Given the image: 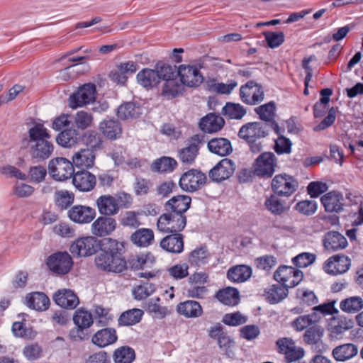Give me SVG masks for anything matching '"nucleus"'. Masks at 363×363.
I'll return each instance as SVG.
<instances>
[{
    "label": "nucleus",
    "mask_w": 363,
    "mask_h": 363,
    "mask_svg": "<svg viewBox=\"0 0 363 363\" xmlns=\"http://www.w3.org/2000/svg\"><path fill=\"white\" fill-rule=\"evenodd\" d=\"M101 252L94 259L98 270L104 272L121 273L127 267V262L123 256L124 242L113 238L102 240Z\"/></svg>",
    "instance_id": "nucleus-1"
},
{
    "label": "nucleus",
    "mask_w": 363,
    "mask_h": 363,
    "mask_svg": "<svg viewBox=\"0 0 363 363\" xmlns=\"http://www.w3.org/2000/svg\"><path fill=\"white\" fill-rule=\"evenodd\" d=\"M28 138L23 139L22 144L29 147V153L33 159L43 161L48 159L54 151L51 135L42 123H35L28 131Z\"/></svg>",
    "instance_id": "nucleus-2"
},
{
    "label": "nucleus",
    "mask_w": 363,
    "mask_h": 363,
    "mask_svg": "<svg viewBox=\"0 0 363 363\" xmlns=\"http://www.w3.org/2000/svg\"><path fill=\"white\" fill-rule=\"evenodd\" d=\"M186 225L185 215L169 211L162 214L157 223V229L162 233H180Z\"/></svg>",
    "instance_id": "nucleus-3"
},
{
    "label": "nucleus",
    "mask_w": 363,
    "mask_h": 363,
    "mask_svg": "<svg viewBox=\"0 0 363 363\" xmlns=\"http://www.w3.org/2000/svg\"><path fill=\"white\" fill-rule=\"evenodd\" d=\"M102 240L95 236L82 237L76 240L70 246V252L74 257H88L95 254L101 247Z\"/></svg>",
    "instance_id": "nucleus-4"
},
{
    "label": "nucleus",
    "mask_w": 363,
    "mask_h": 363,
    "mask_svg": "<svg viewBox=\"0 0 363 363\" xmlns=\"http://www.w3.org/2000/svg\"><path fill=\"white\" fill-rule=\"evenodd\" d=\"M73 165V162L66 158H54L49 162V174L56 181H65L74 175Z\"/></svg>",
    "instance_id": "nucleus-5"
},
{
    "label": "nucleus",
    "mask_w": 363,
    "mask_h": 363,
    "mask_svg": "<svg viewBox=\"0 0 363 363\" xmlns=\"http://www.w3.org/2000/svg\"><path fill=\"white\" fill-rule=\"evenodd\" d=\"M303 272L289 266L279 267L274 274V279L287 289L297 286L303 279Z\"/></svg>",
    "instance_id": "nucleus-6"
},
{
    "label": "nucleus",
    "mask_w": 363,
    "mask_h": 363,
    "mask_svg": "<svg viewBox=\"0 0 363 363\" xmlns=\"http://www.w3.org/2000/svg\"><path fill=\"white\" fill-rule=\"evenodd\" d=\"M204 173L195 169L184 172L180 177L179 186L187 192H194L200 189L206 182Z\"/></svg>",
    "instance_id": "nucleus-7"
},
{
    "label": "nucleus",
    "mask_w": 363,
    "mask_h": 363,
    "mask_svg": "<svg viewBox=\"0 0 363 363\" xmlns=\"http://www.w3.org/2000/svg\"><path fill=\"white\" fill-rule=\"evenodd\" d=\"M96 86L93 84H86L73 93L69 99V106L72 109L82 107L96 99Z\"/></svg>",
    "instance_id": "nucleus-8"
},
{
    "label": "nucleus",
    "mask_w": 363,
    "mask_h": 363,
    "mask_svg": "<svg viewBox=\"0 0 363 363\" xmlns=\"http://www.w3.org/2000/svg\"><path fill=\"white\" fill-rule=\"evenodd\" d=\"M202 138L199 135L192 136L184 147L177 151V157L184 164H192L199 155V145L201 143Z\"/></svg>",
    "instance_id": "nucleus-9"
},
{
    "label": "nucleus",
    "mask_w": 363,
    "mask_h": 363,
    "mask_svg": "<svg viewBox=\"0 0 363 363\" xmlns=\"http://www.w3.org/2000/svg\"><path fill=\"white\" fill-rule=\"evenodd\" d=\"M324 328L315 323L307 328L303 335L305 343L310 345L317 352H323L327 350V345L323 340Z\"/></svg>",
    "instance_id": "nucleus-10"
},
{
    "label": "nucleus",
    "mask_w": 363,
    "mask_h": 363,
    "mask_svg": "<svg viewBox=\"0 0 363 363\" xmlns=\"http://www.w3.org/2000/svg\"><path fill=\"white\" fill-rule=\"evenodd\" d=\"M277 158L272 152L261 154L254 164L255 174L259 177H271L275 171Z\"/></svg>",
    "instance_id": "nucleus-11"
},
{
    "label": "nucleus",
    "mask_w": 363,
    "mask_h": 363,
    "mask_svg": "<svg viewBox=\"0 0 363 363\" xmlns=\"http://www.w3.org/2000/svg\"><path fill=\"white\" fill-rule=\"evenodd\" d=\"M73 264L71 256L67 252H59L48 258L47 265L53 272L58 274L68 273Z\"/></svg>",
    "instance_id": "nucleus-12"
},
{
    "label": "nucleus",
    "mask_w": 363,
    "mask_h": 363,
    "mask_svg": "<svg viewBox=\"0 0 363 363\" xmlns=\"http://www.w3.org/2000/svg\"><path fill=\"white\" fill-rule=\"evenodd\" d=\"M298 182L293 177L279 174L272 179V188L278 196H289L296 191Z\"/></svg>",
    "instance_id": "nucleus-13"
},
{
    "label": "nucleus",
    "mask_w": 363,
    "mask_h": 363,
    "mask_svg": "<svg viewBox=\"0 0 363 363\" xmlns=\"http://www.w3.org/2000/svg\"><path fill=\"white\" fill-rule=\"evenodd\" d=\"M240 96L244 103L254 105L263 101L264 91L259 84L249 81L240 87Z\"/></svg>",
    "instance_id": "nucleus-14"
},
{
    "label": "nucleus",
    "mask_w": 363,
    "mask_h": 363,
    "mask_svg": "<svg viewBox=\"0 0 363 363\" xmlns=\"http://www.w3.org/2000/svg\"><path fill=\"white\" fill-rule=\"evenodd\" d=\"M353 321L344 315L331 318L328 324L327 330L330 340L339 339L347 330L353 327Z\"/></svg>",
    "instance_id": "nucleus-15"
},
{
    "label": "nucleus",
    "mask_w": 363,
    "mask_h": 363,
    "mask_svg": "<svg viewBox=\"0 0 363 363\" xmlns=\"http://www.w3.org/2000/svg\"><path fill=\"white\" fill-rule=\"evenodd\" d=\"M351 266V259L343 255H335L328 258L323 264L324 271L328 274L337 275L347 272Z\"/></svg>",
    "instance_id": "nucleus-16"
},
{
    "label": "nucleus",
    "mask_w": 363,
    "mask_h": 363,
    "mask_svg": "<svg viewBox=\"0 0 363 363\" xmlns=\"http://www.w3.org/2000/svg\"><path fill=\"white\" fill-rule=\"evenodd\" d=\"M177 74L180 77L182 85L189 87H197L203 79L199 69L193 65H180L178 67Z\"/></svg>",
    "instance_id": "nucleus-17"
},
{
    "label": "nucleus",
    "mask_w": 363,
    "mask_h": 363,
    "mask_svg": "<svg viewBox=\"0 0 363 363\" xmlns=\"http://www.w3.org/2000/svg\"><path fill=\"white\" fill-rule=\"evenodd\" d=\"M235 170V164L230 159L221 160L212 169L208 176L213 182H220L230 178Z\"/></svg>",
    "instance_id": "nucleus-18"
},
{
    "label": "nucleus",
    "mask_w": 363,
    "mask_h": 363,
    "mask_svg": "<svg viewBox=\"0 0 363 363\" xmlns=\"http://www.w3.org/2000/svg\"><path fill=\"white\" fill-rule=\"evenodd\" d=\"M269 128L260 122L248 123L242 126L238 135L247 141L264 138L268 135Z\"/></svg>",
    "instance_id": "nucleus-19"
},
{
    "label": "nucleus",
    "mask_w": 363,
    "mask_h": 363,
    "mask_svg": "<svg viewBox=\"0 0 363 363\" xmlns=\"http://www.w3.org/2000/svg\"><path fill=\"white\" fill-rule=\"evenodd\" d=\"M115 218L108 216H99L91 224V231L95 237H105L111 235L116 228Z\"/></svg>",
    "instance_id": "nucleus-20"
},
{
    "label": "nucleus",
    "mask_w": 363,
    "mask_h": 363,
    "mask_svg": "<svg viewBox=\"0 0 363 363\" xmlns=\"http://www.w3.org/2000/svg\"><path fill=\"white\" fill-rule=\"evenodd\" d=\"M255 111L261 120L266 122L265 125L273 129L277 134H279V127L275 120L276 105L274 101H270L255 108Z\"/></svg>",
    "instance_id": "nucleus-21"
},
{
    "label": "nucleus",
    "mask_w": 363,
    "mask_h": 363,
    "mask_svg": "<svg viewBox=\"0 0 363 363\" xmlns=\"http://www.w3.org/2000/svg\"><path fill=\"white\" fill-rule=\"evenodd\" d=\"M68 217L77 223H89L96 217V211L88 206L75 205L69 210Z\"/></svg>",
    "instance_id": "nucleus-22"
},
{
    "label": "nucleus",
    "mask_w": 363,
    "mask_h": 363,
    "mask_svg": "<svg viewBox=\"0 0 363 363\" xmlns=\"http://www.w3.org/2000/svg\"><path fill=\"white\" fill-rule=\"evenodd\" d=\"M160 242V247L167 252L180 254L184 248V237L180 233H169Z\"/></svg>",
    "instance_id": "nucleus-23"
},
{
    "label": "nucleus",
    "mask_w": 363,
    "mask_h": 363,
    "mask_svg": "<svg viewBox=\"0 0 363 363\" xmlns=\"http://www.w3.org/2000/svg\"><path fill=\"white\" fill-rule=\"evenodd\" d=\"M323 246L328 252H335L345 249L347 245L346 238L337 231L327 232L323 237Z\"/></svg>",
    "instance_id": "nucleus-24"
},
{
    "label": "nucleus",
    "mask_w": 363,
    "mask_h": 363,
    "mask_svg": "<svg viewBox=\"0 0 363 363\" xmlns=\"http://www.w3.org/2000/svg\"><path fill=\"white\" fill-rule=\"evenodd\" d=\"M81 142V133L74 128H66L56 136V143L64 148H74Z\"/></svg>",
    "instance_id": "nucleus-25"
},
{
    "label": "nucleus",
    "mask_w": 363,
    "mask_h": 363,
    "mask_svg": "<svg viewBox=\"0 0 363 363\" xmlns=\"http://www.w3.org/2000/svg\"><path fill=\"white\" fill-rule=\"evenodd\" d=\"M52 299L57 306L66 309H74L79 303L77 296L72 290L67 289L56 291Z\"/></svg>",
    "instance_id": "nucleus-26"
},
{
    "label": "nucleus",
    "mask_w": 363,
    "mask_h": 363,
    "mask_svg": "<svg viewBox=\"0 0 363 363\" xmlns=\"http://www.w3.org/2000/svg\"><path fill=\"white\" fill-rule=\"evenodd\" d=\"M327 212L339 213L343 210L344 198L341 193L332 191L324 194L320 199Z\"/></svg>",
    "instance_id": "nucleus-27"
},
{
    "label": "nucleus",
    "mask_w": 363,
    "mask_h": 363,
    "mask_svg": "<svg viewBox=\"0 0 363 363\" xmlns=\"http://www.w3.org/2000/svg\"><path fill=\"white\" fill-rule=\"evenodd\" d=\"M96 205L102 216L111 217L119 211L116 199L111 195H102L96 201Z\"/></svg>",
    "instance_id": "nucleus-28"
},
{
    "label": "nucleus",
    "mask_w": 363,
    "mask_h": 363,
    "mask_svg": "<svg viewBox=\"0 0 363 363\" xmlns=\"http://www.w3.org/2000/svg\"><path fill=\"white\" fill-rule=\"evenodd\" d=\"M74 186L80 191H90L96 184V177L88 171H80L72 176Z\"/></svg>",
    "instance_id": "nucleus-29"
},
{
    "label": "nucleus",
    "mask_w": 363,
    "mask_h": 363,
    "mask_svg": "<svg viewBox=\"0 0 363 363\" xmlns=\"http://www.w3.org/2000/svg\"><path fill=\"white\" fill-rule=\"evenodd\" d=\"M191 199L189 196L178 195L173 196L164 204L166 211L184 215V213L190 208Z\"/></svg>",
    "instance_id": "nucleus-30"
},
{
    "label": "nucleus",
    "mask_w": 363,
    "mask_h": 363,
    "mask_svg": "<svg viewBox=\"0 0 363 363\" xmlns=\"http://www.w3.org/2000/svg\"><path fill=\"white\" fill-rule=\"evenodd\" d=\"M117 340L116 330L111 328L101 329L91 337L92 343L101 348L114 344Z\"/></svg>",
    "instance_id": "nucleus-31"
},
{
    "label": "nucleus",
    "mask_w": 363,
    "mask_h": 363,
    "mask_svg": "<svg viewBox=\"0 0 363 363\" xmlns=\"http://www.w3.org/2000/svg\"><path fill=\"white\" fill-rule=\"evenodd\" d=\"M225 121L219 115L210 113L202 118L199 123V128L205 133H212L219 131L224 125Z\"/></svg>",
    "instance_id": "nucleus-32"
},
{
    "label": "nucleus",
    "mask_w": 363,
    "mask_h": 363,
    "mask_svg": "<svg viewBox=\"0 0 363 363\" xmlns=\"http://www.w3.org/2000/svg\"><path fill=\"white\" fill-rule=\"evenodd\" d=\"M358 354V347L353 343H345L336 346L332 350V356L337 362H346Z\"/></svg>",
    "instance_id": "nucleus-33"
},
{
    "label": "nucleus",
    "mask_w": 363,
    "mask_h": 363,
    "mask_svg": "<svg viewBox=\"0 0 363 363\" xmlns=\"http://www.w3.org/2000/svg\"><path fill=\"white\" fill-rule=\"evenodd\" d=\"M177 312L187 318H199L203 314L201 304L193 300H188L179 303L177 306Z\"/></svg>",
    "instance_id": "nucleus-34"
},
{
    "label": "nucleus",
    "mask_w": 363,
    "mask_h": 363,
    "mask_svg": "<svg viewBox=\"0 0 363 363\" xmlns=\"http://www.w3.org/2000/svg\"><path fill=\"white\" fill-rule=\"evenodd\" d=\"M96 152L91 149L82 148L72 156L73 164L82 168H91L94 165Z\"/></svg>",
    "instance_id": "nucleus-35"
},
{
    "label": "nucleus",
    "mask_w": 363,
    "mask_h": 363,
    "mask_svg": "<svg viewBox=\"0 0 363 363\" xmlns=\"http://www.w3.org/2000/svg\"><path fill=\"white\" fill-rule=\"evenodd\" d=\"M130 239L135 245L147 247L154 242L155 235L152 229L143 228L133 233Z\"/></svg>",
    "instance_id": "nucleus-36"
},
{
    "label": "nucleus",
    "mask_w": 363,
    "mask_h": 363,
    "mask_svg": "<svg viewBox=\"0 0 363 363\" xmlns=\"http://www.w3.org/2000/svg\"><path fill=\"white\" fill-rule=\"evenodd\" d=\"M208 148L210 152L220 156H226L233 151L230 141L224 138H215L208 143Z\"/></svg>",
    "instance_id": "nucleus-37"
},
{
    "label": "nucleus",
    "mask_w": 363,
    "mask_h": 363,
    "mask_svg": "<svg viewBox=\"0 0 363 363\" xmlns=\"http://www.w3.org/2000/svg\"><path fill=\"white\" fill-rule=\"evenodd\" d=\"M321 318L322 316L320 314L316 312H312L311 313L297 317L291 323V326L298 332L306 330L309 327L319 323Z\"/></svg>",
    "instance_id": "nucleus-38"
},
{
    "label": "nucleus",
    "mask_w": 363,
    "mask_h": 363,
    "mask_svg": "<svg viewBox=\"0 0 363 363\" xmlns=\"http://www.w3.org/2000/svg\"><path fill=\"white\" fill-rule=\"evenodd\" d=\"M99 130L109 140H116L122 133L121 123L115 120H104L99 124Z\"/></svg>",
    "instance_id": "nucleus-39"
},
{
    "label": "nucleus",
    "mask_w": 363,
    "mask_h": 363,
    "mask_svg": "<svg viewBox=\"0 0 363 363\" xmlns=\"http://www.w3.org/2000/svg\"><path fill=\"white\" fill-rule=\"evenodd\" d=\"M82 141L86 147V149H91L93 152L102 148L103 140L101 135L94 130H89L81 133Z\"/></svg>",
    "instance_id": "nucleus-40"
},
{
    "label": "nucleus",
    "mask_w": 363,
    "mask_h": 363,
    "mask_svg": "<svg viewBox=\"0 0 363 363\" xmlns=\"http://www.w3.org/2000/svg\"><path fill=\"white\" fill-rule=\"evenodd\" d=\"M138 82L145 88H152L157 86L160 81L158 73L155 69H143L137 74Z\"/></svg>",
    "instance_id": "nucleus-41"
},
{
    "label": "nucleus",
    "mask_w": 363,
    "mask_h": 363,
    "mask_svg": "<svg viewBox=\"0 0 363 363\" xmlns=\"http://www.w3.org/2000/svg\"><path fill=\"white\" fill-rule=\"evenodd\" d=\"M27 305L36 311H45L50 305L49 298L42 292H34L26 297Z\"/></svg>",
    "instance_id": "nucleus-42"
},
{
    "label": "nucleus",
    "mask_w": 363,
    "mask_h": 363,
    "mask_svg": "<svg viewBox=\"0 0 363 363\" xmlns=\"http://www.w3.org/2000/svg\"><path fill=\"white\" fill-rule=\"evenodd\" d=\"M177 167V162L172 157L163 156L155 160L151 164V170L154 172H172Z\"/></svg>",
    "instance_id": "nucleus-43"
},
{
    "label": "nucleus",
    "mask_w": 363,
    "mask_h": 363,
    "mask_svg": "<svg viewBox=\"0 0 363 363\" xmlns=\"http://www.w3.org/2000/svg\"><path fill=\"white\" fill-rule=\"evenodd\" d=\"M228 278L234 282H244L252 275V269L247 265H237L229 269Z\"/></svg>",
    "instance_id": "nucleus-44"
},
{
    "label": "nucleus",
    "mask_w": 363,
    "mask_h": 363,
    "mask_svg": "<svg viewBox=\"0 0 363 363\" xmlns=\"http://www.w3.org/2000/svg\"><path fill=\"white\" fill-rule=\"evenodd\" d=\"M216 297L225 305L234 306L238 303L239 292L235 288L227 287L219 290Z\"/></svg>",
    "instance_id": "nucleus-45"
},
{
    "label": "nucleus",
    "mask_w": 363,
    "mask_h": 363,
    "mask_svg": "<svg viewBox=\"0 0 363 363\" xmlns=\"http://www.w3.org/2000/svg\"><path fill=\"white\" fill-rule=\"evenodd\" d=\"M184 86L177 77L164 82L162 88V94L167 99H172L182 94Z\"/></svg>",
    "instance_id": "nucleus-46"
},
{
    "label": "nucleus",
    "mask_w": 363,
    "mask_h": 363,
    "mask_svg": "<svg viewBox=\"0 0 363 363\" xmlns=\"http://www.w3.org/2000/svg\"><path fill=\"white\" fill-rule=\"evenodd\" d=\"M160 298H155L150 299L144 306L145 310L159 319H162L170 313V311L165 306L160 304Z\"/></svg>",
    "instance_id": "nucleus-47"
},
{
    "label": "nucleus",
    "mask_w": 363,
    "mask_h": 363,
    "mask_svg": "<svg viewBox=\"0 0 363 363\" xmlns=\"http://www.w3.org/2000/svg\"><path fill=\"white\" fill-rule=\"evenodd\" d=\"M267 209L274 215H281L288 208L286 203L279 198L278 195H271L264 202Z\"/></svg>",
    "instance_id": "nucleus-48"
},
{
    "label": "nucleus",
    "mask_w": 363,
    "mask_h": 363,
    "mask_svg": "<svg viewBox=\"0 0 363 363\" xmlns=\"http://www.w3.org/2000/svg\"><path fill=\"white\" fill-rule=\"evenodd\" d=\"M288 289L281 284H274L265 291L266 299L270 303H277L288 296Z\"/></svg>",
    "instance_id": "nucleus-49"
},
{
    "label": "nucleus",
    "mask_w": 363,
    "mask_h": 363,
    "mask_svg": "<svg viewBox=\"0 0 363 363\" xmlns=\"http://www.w3.org/2000/svg\"><path fill=\"white\" fill-rule=\"evenodd\" d=\"M73 123L79 131L85 130L93 125L94 117L91 113L79 111L72 116Z\"/></svg>",
    "instance_id": "nucleus-50"
},
{
    "label": "nucleus",
    "mask_w": 363,
    "mask_h": 363,
    "mask_svg": "<svg viewBox=\"0 0 363 363\" xmlns=\"http://www.w3.org/2000/svg\"><path fill=\"white\" fill-rule=\"evenodd\" d=\"M143 313V311L138 308L125 311L118 318V325L125 326L135 325L141 320Z\"/></svg>",
    "instance_id": "nucleus-51"
},
{
    "label": "nucleus",
    "mask_w": 363,
    "mask_h": 363,
    "mask_svg": "<svg viewBox=\"0 0 363 363\" xmlns=\"http://www.w3.org/2000/svg\"><path fill=\"white\" fill-rule=\"evenodd\" d=\"M340 309L347 313H355L363 308V298L360 296H351L340 303Z\"/></svg>",
    "instance_id": "nucleus-52"
},
{
    "label": "nucleus",
    "mask_w": 363,
    "mask_h": 363,
    "mask_svg": "<svg viewBox=\"0 0 363 363\" xmlns=\"http://www.w3.org/2000/svg\"><path fill=\"white\" fill-rule=\"evenodd\" d=\"M141 113L140 107L131 102L121 105L117 112L118 117L123 120L138 118Z\"/></svg>",
    "instance_id": "nucleus-53"
},
{
    "label": "nucleus",
    "mask_w": 363,
    "mask_h": 363,
    "mask_svg": "<svg viewBox=\"0 0 363 363\" xmlns=\"http://www.w3.org/2000/svg\"><path fill=\"white\" fill-rule=\"evenodd\" d=\"M113 357L115 363H132L135 358V353L133 348L122 346L114 351Z\"/></svg>",
    "instance_id": "nucleus-54"
},
{
    "label": "nucleus",
    "mask_w": 363,
    "mask_h": 363,
    "mask_svg": "<svg viewBox=\"0 0 363 363\" xmlns=\"http://www.w3.org/2000/svg\"><path fill=\"white\" fill-rule=\"evenodd\" d=\"M210 254L206 247H199L192 250L188 257L191 265L201 266L208 262Z\"/></svg>",
    "instance_id": "nucleus-55"
},
{
    "label": "nucleus",
    "mask_w": 363,
    "mask_h": 363,
    "mask_svg": "<svg viewBox=\"0 0 363 363\" xmlns=\"http://www.w3.org/2000/svg\"><path fill=\"white\" fill-rule=\"evenodd\" d=\"M155 291V284L145 281L136 285L133 289V295L136 300H144L151 296Z\"/></svg>",
    "instance_id": "nucleus-56"
},
{
    "label": "nucleus",
    "mask_w": 363,
    "mask_h": 363,
    "mask_svg": "<svg viewBox=\"0 0 363 363\" xmlns=\"http://www.w3.org/2000/svg\"><path fill=\"white\" fill-rule=\"evenodd\" d=\"M73 321L77 327L88 328L93 324L92 315L89 311L79 308L75 311Z\"/></svg>",
    "instance_id": "nucleus-57"
},
{
    "label": "nucleus",
    "mask_w": 363,
    "mask_h": 363,
    "mask_svg": "<svg viewBox=\"0 0 363 363\" xmlns=\"http://www.w3.org/2000/svg\"><path fill=\"white\" fill-rule=\"evenodd\" d=\"M176 66H171L164 62H158L155 65V71L158 73L159 81L163 79L164 82L177 77V72Z\"/></svg>",
    "instance_id": "nucleus-58"
},
{
    "label": "nucleus",
    "mask_w": 363,
    "mask_h": 363,
    "mask_svg": "<svg viewBox=\"0 0 363 363\" xmlns=\"http://www.w3.org/2000/svg\"><path fill=\"white\" fill-rule=\"evenodd\" d=\"M222 113L229 118L241 119L246 114V110L239 104L227 103L223 107Z\"/></svg>",
    "instance_id": "nucleus-59"
},
{
    "label": "nucleus",
    "mask_w": 363,
    "mask_h": 363,
    "mask_svg": "<svg viewBox=\"0 0 363 363\" xmlns=\"http://www.w3.org/2000/svg\"><path fill=\"white\" fill-rule=\"evenodd\" d=\"M138 215L139 213L135 211H126L121 216L120 224L125 228L136 229L141 224Z\"/></svg>",
    "instance_id": "nucleus-60"
},
{
    "label": "nucleus",
    "mask_w": 363,
    "mask_h": 363,
    "mask_svg": "<svg viewBox=\"0 0 363 363\" xmlns=\"http://www.w3.org/2000/svg\"><path fill=\"white\" fill-rule=\"evenodd\" d=\"M74 200V195L68 191H58L55 193V202L62 210L67 209Z\"/></svg>",
    "instance_id": "nucleus-61"
},
{
    "label": "nucleus",
    "mask_w": 363,
    "mask_h": 363,
    "mask_svg": "<svg viewBox=\"0 0 363 363\" xmlns=\"http://www.w3.org/2000/svg\"><path fill=\"white\" fill-rule=\"evenodd\" d=\"M267 45L271 48L280 46L284 41V33L282 31L272 32L265 31L263 33Z\"/></svg>",
    "instance_id": "nucleus-62"
},
{
    "label": "nucleus",
    "mask_w": 363,
    "mask_h": 363,
    "mask_svg": "<svg viewBox=\"0 0 363 363\" xmlns=\"http://www.w3.org/2000/svg\"><path fill=\"white\" fill-rule=\"evenodd\" d=\"M297 296L300 298V303L307 306H313L318 303V299L313 291L298 289Z\"/></svg>",
    "instance_id": "nucleus-63"
},
{
    "label": "nucleus",
    "mask_w": 363,
    "mask_h": 363,
    "mask_svg": "<svg viewBox=\"0 0 363 363\" xmlns=\"http://www.w3.org/2000/svg\"><path fill=\"white\" fill-rule=\"evenodd\" d=\"M167 272L174 279H182L189 275V266L186 263L177 264L168 268Z\"/></svg>",
    "instance_id": "nucleus-64"
}]
</instances>
